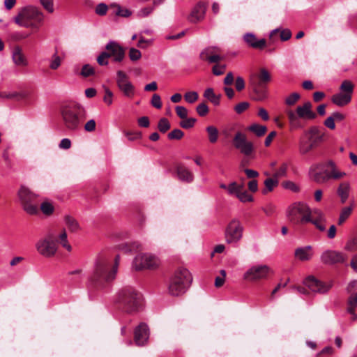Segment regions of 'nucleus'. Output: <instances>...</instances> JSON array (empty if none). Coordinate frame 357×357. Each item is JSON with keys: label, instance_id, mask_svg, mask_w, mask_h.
Instances as JSON below:
<instances>
[{"label": "nucleus", "instance_id": "obj_1", "mask_svg": "<svg viewBox=\"0 0 357 357\" xmlns=\"http://www.w3.org/2000/svg\"><path fill=\"white\" fill-rule=\"evenodd\" d=\"M119 255L114 259L111 256L102 255L96 260L89 281L95 288L100 289L114 280L119 264Z\"/></svg>", "mask_w": 357, "mask_h": 357}, {"label": "nucleus", "instance_id": "obj_2", "mask_svg": "<svg viewBox=\"0 0 357 357\" xmlns=\"http://www.w3.org/2000/svg\"><path fill=\"white\" fill-rule=\"evenodd\" d=\"M59 114L64 128L70 132H77L82 128L86 111L79 104L70 103L61 105Z\"/></svg>", "mask_w": 357, "mask_h": 357}, {"label": "nucleus", "instance_id": "obj_3", "mask_svg": "<svg viewBox=\"0 0 357 357\" xmlns=\"http://www.w3.org/2000/svg\"><path fill=\"white\" fill-rule=\"evenodd\" d=\"M59 242L68 251L71 250V246L67 241L66 231L63 229L58 237L53 232L49 231L36 243L37 251L43 257H52L57 251Z\"/></svg>", "mask_w": 357, "mask_h": 357}, {"label": "nucleus", "instance_id": "obj_4", "mask_svg": "<svg viewBox=\"0 0 357 357\" xmlns=\"http://www.w3.org/2000/svg\"><path fill=\"white\" fill-rule=\"evenodd\" d=\"M119 308L127 314H135L142 306V294L132 287L123 288L116 300Z\"/></svg>", "mask_w": 357, "mask_h": 357}, {"label": "nucleus", "instance_id": "obj_5", "mask_svg": "<svg viewBox=\"0 0 357 357\" xmlns=\"http://www.w3.org/2000/svg\"><path fill=\"white\" fill-rule=\"evenodd\" d=\"M310 175L314 182L322 184L328 182L330 179H340L347 174L340 171L335 162L329 160L326 164L321 163L312 167Z\"/></svg>", "mask_w": 357, "mask_h": 357}, {"label": "nucleus", "instance_id": "obj_6", "mask_svg": "<svg viewBox=\"0 0 357 357\" xmlns=\"http://www.w3.org/2000/svg\"><path fill=\"white\" fill-rule=\"evenodd\" d=\"M192 281L190 273L184 268L176 269L170 276L168 291L170 295L178 296L184 294Z\"/></svg>", "mask_w": 357, "mask_h": 357}, {"label": "nucleus", "instance_id": "obj_7", "mask_svg": "<svg viewBox=\"0 0 357 357\" xmlns=\"http://www.w3.org/2000/svg\"><path fill=\"white\" fill-rule=\"evenodd\" d=\"M324 133L317 126H312L301 137L298 143L299 153L305 155L316 149L323 141Z\"/></svg>", "mask_w": 357, "mask_h": 357}, {"label": "nucleus", "instance_id": "obj_8", "mask_svg": "<svg viewBox=\"0 0 357 357\" xmlns=\"http://www.w3.org/2000/svg\"><path fill=\"white\" fill-rule=\"evenodd\" d=\"M126 56V49L115 41H110L106 45L105 51L97 57V62L100 66H105L109 63L108 59L112 57L116 63L123 61Z\"/></svg>", "mask_w": 357, "mask_h": 357}, {"label": "nucleus", "instance_id": "obj_9", "mask_svg": "<svg viewBox=\"0 0 357 357\" xmlns=\"http://www.w3.org/2000/svg\"><path fill=\"white\" fill-rule=\"evenodd\" d=\"M43 20V14L38 8L31 6L24 8V28L31 29V31L28 33L24 31V38L31 33L37 31Z\"/></svg>", "mask_w": 357, "mask_h": 357}, {"label": "nucleus", "instance_id": "obj_10", "mask_svg": "<svg viewBox=\"0 0 357 357\" xmlns=\"http://www.w3.org/2000/svg\"><path fill=\"white\" fill-rule=\"evenodd\" d=\"M309 206L302 202L293 204L288 210L287 216L289 220L294 225H303L309 221Z\"/></svg>", "mask_w": 357, "mask_h": 357}, {"label": "nucleus", "instance_id": "obj_11", "mask_svg": "<svg viewBox=\"0 0 357 357\" xmlns=\"http://www.w3.org/2000/svg\"><path fill=\"white\" fill-rule=\"evenodd\" d=\"M233 145L247 158H253L255 151L254 143L248 140L247 135L245 133L241 131L236 132L233 138Z\"/></svg>", "mask_w": 357, "mask_h": 357}, {"label": "nucleus", "instance_id": "obj_12", "mask_svg": "<svg viewBox=\"0 0 357 357\" xmlns=\"http://www.w3.org/2000/svg\"><path fill=\"white\" fill-rule=\"evenodd\" d=\"M304 284L305 287L298 286L296 288L299 293L305 295H308L310 294L309 290L313 292L323 294L328 291L331 287V285H327L317 280L313 276L307 277L304 282Z\"/></svg>", "mask_w": 357, "mask_h": 357}, {"label": "nucleus", "instance_id": "obj_13", "mask_svg": "<svg viewBox=\"0 0 357 357\" xmlns=\"http://www.w3.org/2000/svg\"><path fill=\"white\" fill-rule=\"evenodd\" d=\"M243 227L237 219H233L227 225L225 232V241L227 243H236L243 236Z\"/></svg>", "mask_w": 357, "mask_h": 357}, {"label": "nucleus", "instance_id": "obj_14", "mask_svg": "<svg viewBox=\"0 0 357 357\" xmlns=\"http://www.w3.org/2000/svg\"><path fill=\"white\" fill-rule=\"evenodd\" d=\"M159 265L158 259L149 254H143L137 256L133 261V266L135 270L141 271L143 269H154Z\"/></svg>", "mask_w": 357, "mask_h": 357}, {"label": "nucleus", "instance_id": "obj_15", "mask_svg": "<svg viewBox=\"0 0 357 357\" xmlns=\"http://www.w3.org/2000/svg\"><path fill=\"white\" fill-rule=\"evenodd\" d=\"M269 272L270 268L266 265L253 266L245 272L243 279L249 282H257L266 279Z\"/></svg>", "mask_w": 357, "mask_h": 357}, {"label": "nucleus", "instance_id": "obj_16", "mask_svg": "<svg viewBox=\"0 0 357 357\" xmlns=\"http://www.w3.org/2000/svg\"><path fill=\"white\" fill-rule=\"evenodd\" d=\"M116 84L119 90L128 98H132L135 94V86L129 81L128 76L123 70L116 73Z\"/></svg>", "mask_w": 357, "mask_h": 357}, {"label": "nucleus", "instance_id": "obj_17", "mask_svg": "<svg viewBox=\"0 0 357 357\" xmlns=\"http://www.w3.org/2000/svg\"><path fill=\"white\" fill-rule=\"evenodd\" d=\"M201 60L208 62V63H219L223 59L221 56V50L217 47H208L203 50L199 54Z\"/></svg>", "mask_w": 357, "mask_h": 357}, {"label": "nucleus", "instance_id": "obj_18", "mask_svg": "<svg viewBox=\"0 0 357 357\" xmlns=\"http://www.w3.org/2000/svg\"><path fill=\"white\" fill-rule=\"evenodd\" d=\"M347 259L346 255L335 250H326L321 256V260L325 264L344 263Z\"/></svg>", "mask_w": 357, "mask_h": 357}, {"label": "nucleus", "instance_id": "obj_19", "mask_svg": "<svg viewBox=\"0 0 357 357\" xmlns=\"http://www.w3.org/2000/svg\"><path fill=\"white\" fill-rule=\"evenodd\" d=\"M22 38V36L20 33H13L10 36V40L11 46L13 48V60L17 65L22 64V51L21 47L17 45V42H19Z\"/></svg>", "mask_w": 357, "mask_h": 357}, {"label": "nucleus", "instance_id": "obj_20", "mask_svg": "<svg viewBox=\"0 0 357 357\" xmlns=\"http://www.w3.org/2000/svg\"><path fill=\"white\" fill-rule=\"evenodd\" d=\"M312 109V103L307 101L302 105L297 106L294 111V114L304 121L313 120L317 118V114Z\"/></svg>", "mask_w": 357, "mask_h": 357}, {"label": "nucleus", "instance_id": "obj_21", "mask_svg": "<svg viewBox=\"0 0 357 357\" xmlns=\"http://www.w3.org/2000/svg\"><path fill=\"white\" fill-rule=\"evenodd\" d=\"M149 331L148 326L141 323L134 331V341L137 346H143L148 341Z\"/></svg>", "mask_w": 357, "mask_h": 357}, {"label": "nucleus", "instance_id": "obj_22", "mask_svg": "<svg viewBox=\"0 0 357 357\" xmlns=\"http://www.w3.org/2000/svg\"><path fill=\"white\" fill-rule=\"evenodd\" d=\"M206 9V6L203 3H198L188 16V20L192 23L202 20L204 17Z\"/></svg>", "mask_w": 357, "mask_h": 357}, {"label": "nucleus", "instance_id": "obj_23", "mask_svg": "<svg viewBox=\"0 0 357 357\" xmlns=\"http://www.w3.org/2000/svg\"><path fill=\"white\" fill-rule=\"evenodd\" d=\"M251 86L254 93L253 98L255 100L261 101L266 98V85L255 82L253 79L251 81Z\"/></svg>", "mask_w": 357, "mask_h": 357}, {"label": "nucleus", "instance_id": "obj_24", "mask_svg": "<svg viewBox=\"0 0 357 357\" xmlns=\"http://www.w3.org/2000/svg\"><path fill=\"white\" fill-rule=\"evenodd\" d=\"M244 41L250 47L255 49L262 50L266 45V39L257 40L256 36L250 33H245L243 36Z\"/></svg>", "mask_w": 357, "mask_h": 357}, {"label": "nucleus", "instance_id": "obj_25", "mask_svg": "<svg viewBox=\"0 0 357 357\" xmlns=\"http://www.w3.org/2000/svg\"><path fill=\"white\" fill-rule=\"evenodd\" d=\"M289 126L291 130L302 129L305 127V121L294 114V110L287 112Z\"/></svg>", "mask_w": 357, "mask_h": 357}, {"label": "nucleus", "instance_id": "obj_26", "mask_svg": "<svg viewBox=\"0 0 357 357\" xmlns=\"http://www.w3.org/2000/svg\"><path fill=\"white\" fill-rule=\"evenodd\" d=\"M176 172L181 181L186 183L192 182L194 179L193 174L183 165H177L176 167Z\"/></svg>", "mask_w": 357, "mask_h": 357}, {"label": "nucleus", "instance_id": "obj_27", "mask_svg": "<svg viewBox=\"0 0 357 357\" xmlns=\"http://www.w3.org/2000/svg\"><path fill=\"white\" fill-rule=\"evenodd\" d=\"M294 255L301 261H309L313 255L312 248L310 245L298 248L295 250Z\"/></svg>", "mask_w": 357, "mask_h": 357}, {"label": "nucleus", "instance_id": "obj_28", "mask_svg": "<svg viewBox=\"0 0 357 357\" xmlns=\"http://www.w3.org/2000/svg\"><path fill=\"white\" fill-rule=\"evenodd\" d=\"M351 187L348 181L341 182L337 188V195L342 204H344L349 196Z\"/></svg>", "mask_w": 357, "mask_h": 357}, {"label": "nucleus", "instance_id": "obj_29", "mask_svg": "<svg viewBox=\"0 0 357 357\" xmlns=\"http://www.w3.org/2000/svg\"><path fill=\"white\" fill-rule=\"evenodd\" d=\"M234 81V77L232 72H229L223 80V83L225 85L223 90L229 99H231L234 96V91L230 87Z\"/></svg>", "mask_w": 357, "mask_h": 357}, {"label": "nucleus", "instance_id": "obj_30", "mask_svg": "<svg viewBox=\"0 0 357 357\" xmlns=\"http://www.w3.org/2000/svg\"><path fill=\"white\" fill-rule=\"evenodd\" d=\"M37 99L35 90L31 87L24 88V107L31 106Z\"/></svg>", "mask_w": 357, "mask_h": 357}, {"label": "nucleus", "instance_id": "obj_31", "mask_svg": "<svg viewBox=\"0 0 357 357\" xmlns=\"http://www.w3.org/2000/svg\"><path fill=\"white\" fill-rule=\"evenodd\" d=\"M332 102L339 106L344 107L348 105L351 100V96L344 93H338L332 96Z\"/></svg>", "mask_w": 357, "mask_h": 357}, {"label": "nucleus", "instance_id": "obj_32", "mask_svg": "<svg viewBox=\"0 0 357 357\" xmlns=\"http://www.w3.org/2000/svg\"><path fill=\"white\" fill-rule=\"evenodd\" d=\"M221 94H215L212 88H208L204 93V97L208 100L214 105H219L221 98Z\"/></svg>", "mask_w": 357, "mask_h": 357}, {"label": "nucleus", "instance_id": "obj_33", "mask_svg": "<svg viewBox=\"0 0 357 357\" xmlns=\"http://www.w3.org/2000/svg\"><path fill=\"white\" fill-rule=\"evenodd\" d=\"M246 130L251 132H253L257 137H262L267 132V127L265 126L259 125L257 123H253L248 126Z\"/></svg>", "mask_w": 357, "mask_h": 357}, {"label": "nucleus", "instance_id": "obj_34", "mask_svg": "<svg viewBox=\"0 0 357 357\" xmlns=\"http://www.w3.org/2000/svg\"><path fill=\"white\" fill-rule=\"evenodd\" d=\"M119 249L125 253L137 251L141 249L138 242L125 243L119 245Z\"/></svg>", "mask_w": 357, "mask_h": 357}, {"label": "nucleus", "instance_id": "obj_35", "mask_svg": "<svg viewBox=\"0 0 357 357\" xmlns=\"http://www.w3.org/2000/svg\"><path fill=\"white\" fill-rule=\"evenodd\" d=\"M271 79V77L268 71L265 68H261L257 75L255 82L266 85Z\"/></svg>", "mask_w": 357, "mask_h": 357}, {"label": "nucleus", "instance_id": "obj_36", "mask_svg": "<svg viewBox=\"0 0 357 357\" xmlns=\"http://www.w3.org/2000/svg\"><path fill=\"white\" fill-rule=\"evenodd\" d=\"M354 84L349 79L344 80L340 86V91L341 93H344L347 95L349 94L351 97L354 93Z\"/></svg>", "mask_w": 357, "mask_h": 357}, {"label": "nucleus", "instance_id": "obj_37", "mask_svg": "<svg viewBox=\"0 0 357 357\" xmlns=\"http://www.w3.org/2000/svg\"><path fill=\"white\" fill-rule=\"evenodd\" d=\"M206 131L208 134V141L211 144L216 143L219 137V131L218 128L213 126H209L206 127Z\"/></svg>", "mask_w": 357, "mask_h": 357}, {"label": "nucleus", "instance_id": "obj_38", "mask_svg": "<svg viewBox=\"0 0 357 357\" xmlns=\"http://www.w3.org/2000/svg\"><path fill=\"white\" fill-rule=\"evenodd\" d=\"M353 204H351L349 206H346L342 208L337 221V224L339 225H342L351 215L353 211Z\"/></svg>", "mask_w": 357, "mask_h": 357}, {"label": "nucleus", "instance_id": "obj_39", "mask_svg": "<svg viewBox=\"0 0 357 357\" xmlns=\"http://www.w3.org/2000/svg\"><path fill=\"white\" fill-rule=\"evenodd\" d=\"M109 9H116L115 15L123 17H128L132 14V12L130 10L127 8H123L121 7L119 4L114 3L109 5Z\"/></svg>", "mask_w": 357, "mask_h": 357}, {"label": "nucleus", "instance_id": "obj_40", "mask_svg": "<svg viewBox=\"0 0 357 357\" xmlns=\"http://www.w3.org/2000/svg\"><path fill=\"white\" fill-rule=\"evenodd\" d=\"M279 181L273 176L269 177L264 181L265 188L262 190L263 194H266L268 192H271L275 187L278 186Z\"/></svg>", "mask_w": 357, "mask_h": 357}, {"label": "nucleus", "instance_id": "obj_41", "mask_svg": "<svg viewBox=\"0 0 357 357\" xmlns=\"http://www.w3.org/2000/svg\"><path fill=\"white\" fill-rule=\"evenodd\" d=\"M40 209L46 216H50L54 212V206L52 203L48 200H45L41 203Z\"/></svg>", "mask_w": 357, "mask_h": 357}, {"label": "nucleus", "instance_id": "obj_42", "mask_svg": "<svg viewBox=\"0 0 357 357\" xmlns=\"http://www.w3.org/2000/svg\"><path fill=\"white\" fill-rule=\"evenodd\" d=\"M64 220L68 229L71 232H75L79 229L77 221L72 216L66 215Z\"/></svg>", "mask_w": 357, "mask_h": 357}, {"label": "nucleus", "instance_id": "obj_43", "mask_svg": "<svg viewBox=\"0 0 357 357\" xmlns=\"http://www.w3.org/2000/svg\"><path fill=\"white\" fill-rule=\"evenodd\" d=\"M244 185L243 184H238L236 182L231 183L227 188V191L230 195H235L237 196L240 190H243Z\"/></svg>", "mask_w": 357, "mask_h": 357}, {"label": "nucleus", "instance_id": "obj_44", "mask_svg": "<svg viewBox=\"0 0 357 357\" xmlns=\"http://www.w3.org/2000/svg\"><path fill=\"white\" fill-rule=\"evenodd\" d=\"M96 70L93 66L89 64H84L80 71V75L83 77H88L94 75Z\"/></svg>", "mask_w": 357, "mask_h": 357}, {"label": "nucleus", "instance_id": "obj_45", "mask_svg": "<svg viewBox=\"0 0 357 357\" xmlns=\"http://www.w3.org/2000/svg\"><path fill=\"white\" fill-rule=\"evenodd\" d=\"M287 165L286 163H282L278 169L275 170L272 176L278 180L279 178L285 176L287 174Z\"/></svg>", "mask_w": 357, "mask_h": 357}, {"label": "nucleus", "instance_id": "obj_46", "mask_svg": "<svg viewBox=\"0 0 357 357\" xmlns=\"http://www.w3.org/2000/svg\"><path fill=\"white\" fill-rule=\"evenodd\" d=\"M170 127L171 125L167 119L162 118L160 119L158 124V128L160 130V132L165 133L170 129Z\"/></svg>", "mask_w": 357, "mask_h": 357}, {"label": "nucleus", "instance_id": "obj_47", "mask_svg": "<svg viewBox=\"0 0 357 357\" xmlns=\"http://www.w3.org/2000/svg\"><path fill=\"white\" fill-rule=\"evenodd\" d=\"M61 63V58L57 54V51L52 55L50 64V68L52 70H56Z\"/></svg>", "mask_w": 357, "mask_h": 357}, {"label": "nucleus", "instance_id": "obj_48", "mask_svg": "<svg viewBox=\"0 0 357 357\" xmlns=\"http://www.w3.org/2000/svg\"><path fill=\"white\" fill-rule=\"evenodd\" d=\"M184 136V132L180 129H174L168 133L167 137L169 139L179 140Z\"/></svg>", "mask_w": 357, "mask_h": 357}, {"label": "nucleus", "instance_id": "obj_49", "mask_svg": "<svg viewBox=\"0 0 357 357\" xmlns=\"http://www.w3.org/2000/svg\"><path fill=\"white\" fill-rule=\"evenodd\" d=\"M226 70V66L225 64H220L219 63H215L212 68V73L216 76L223 75Z\"/></svg>", "mask_w": 357, "mask_h": 357}, {"label": "nucleus", "instance_id": "obj_50", "mask_svg": "<svg viewBox=\"0 0 357 357\" xmlns=\"http://www.w3.org/2000/svg\"><path fill=\"white\" fill-rule=\"evenodd\" d=\"M105 95L103 96V101L107 105H111L113 102V93L112 91L107 87L105 86Z\"/></svg>", "mask_w": 357, "mask_h": 357}, {"label": "nucleus", "instance_id": "obj_51", "mask_svg": "<svg viewBox=\"0 0 357 357\" xmlns=\"http://www.w3.org/2000/svg\"><path fill=\"white\" fill-rule=\"evenodd\" d=\"M196 121L195 118H186L180 122V126L184 129H189L194 126Z\"/></svg>", "mask_w": 357, "mask_h": 357}, {"label": "nucleus", "instance_id": "obj_52", "mask_svg": "<svg viewBox=\"0 0 357 357\" xmlns=\"http://www.w3.org/2000/svg\"><path fill=\"white\" fill-rule=\"evenodd\" d=\"M109 9V6H107L104 3H100L96 7V13L100 16H104L107 14V12Z\"/></svg>", "mask_w": 357, "mask_h": 357}, {"label": "nucleus", "instance_id": "obj_53", "mask_svg": "<svg viewBox=\"0 0 357 357\" xmlns=\"http://www.w3.org/2000/svg\"><path fill=\"white\" fill-rule=\"evenodd\" d=\"M301 98V96L298 93H293L291 95H289L285 100V103L288 105H295L297 101Z\"/></svg>", "mask_w": 357, "mask_h": 357}, {"label": "nucleus", "instance_id": "obj_54", "mask_svg": "<svg viewBox=\"0 0 357 357\" xmlns=\"http://www.w3.org/2000/svg\"><path fill=\"white\" fill-rule=\"evenodd\" d=\"M199 96L198 93L195 91H189L185 93L184 95V98L186 102L189 103H193L198 100Z\"/></svg>", "mask_w": 357, "mask_h": 357}, {"label": "nucleus", "instance_id": "obj_55", "mask_svg": "<svg viewBox=\"0 0 357 357\" xmlns=\"http://www.w3.org/2000/svg\"><path fill=\"white\" fill-rule=\"evenodd\" d=\"M196 111L200 116H205L208 113L209 109L206 102H202L197 105Z\"/></svg>", "mask_w": 357, "mask_h": 357}, {"label": "nucleus", "instance_id": "obj_56", "mask_svg": "<svg viewBox=\"0 0 357 357\" xmlns=\"http://www.w3.org/2000/svg\"><path fill=\"white\" fill-rule=\"evenodd\" d=\"M129 58L132 61H138L142 57V54L139 50L132 47L129 50Z\"/></svg>", "mask_w": 357, "mask_h": 357}, {"label": "nucleus", "instance_id": "obj_57", "mask_svg": "<svg viewBox=\"0 0 357 357\" xmlns=\"http://www.w3.org/2000/svg\"><path fill=\"white\" fill-rule=\"evenodd\" d=\"M236 197L243 202H252L253 199L252 197L244 189L240 190Z\"/></svg>", "mask_w": 357, "mask_h": 357}, {"label": "nucleus", "instance_id": "obj_58", "mask_svg": "<svg viewBox=\"0 0 357 357\" xmlns=\"http://www.w3.org/2000/svg\"><path fill=\"white\" fill-rule=\"evenodd\" d=\"M282 185L284 188L290 190L294 192L299 191L298 186L291 181H285L282 183Z\"/></svg>", "mask_w": 357, "mask_h": 357}, {"label": "nucleus", "instance_id": "obj_59", "mask_svg": "<svg viewBox=\"0 0 357 357\" xmlns=\"http://www.w3.org/2000/svg\"><path fill=\"white\" fill-rule=\"evenodd\" d=\"M250 107V103L248 102H241L237 104L234 107V110L237 114H242Z\"/></svg>", "mask_w": 357, "mask_h": 357}, {"label": "nucleus", "instance_id": "obj_60", "mask_svg": "<svg viewBox=\"0 0 357 357\" xmlns=\"http://www.w3.org/2000/svg\"><path fill=\"white\" fill-rule=\"evenodd\" d=\"M345 250L350 252H354L357 250V236L347 243L345 245Z\"/></svg>", "mask_w": 357, "mask_h": 357}, {"label": "nucleus", "instance_id": "obj_61", "mask_svg": "<svg viewBox=\"0 0 357 357\" xmlns=\"http://www.w3.org/2000/svg\"><path fill=\"white\" fill-rule=\"evenodd\" d=\"M234 86L237 91H242L245 87L244 79L242 77H237L235 79Z\"/></svg>", "mask_w": 357, "mask_h": 357}, {"label": "nucleus", "instance_id": "obj_62", "mask_svg": "<svg viewBox=\"0 0 357 357\" xmlns=\"http://www.w3.org/2000/svg\"><path fill=\"white\" fill-rule=\"evenodd\" d=\"M40 2L47 12H54L53 0H40Z\"/></svg>", "mask_w": 357, "mask_h": 357}, {"label": "nucleus", "instance_id": "obj_63", "mask_svg": "<svg viewBox=\"0 0 357 357\" xmlns=\"http://www.w3.org/2000/svg\"><path fill=\"white\" fill-rule=\"evenodd\" d=\"M348 308L347 309H353L357 307V292L356 294H351L348 299Z\"/></svg>", "mask_w": 357, "mask_h": 357}, {"label": "nucleus", "instance_id": "obj_64", "mask_svg": "<svg viewBox=\"0 0 357 357\" xmlns=\"http://www.w3.org/2000/svg\"><path fill=\"white\" fill-rule=\"evenodd\" d=\"M262 211L267 216H271L275 212V206L272 204H268L262 207Z\"/></svg>", "mask_w": 357, "mask_h": 357}]
</instances>
